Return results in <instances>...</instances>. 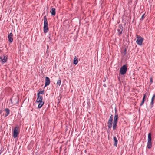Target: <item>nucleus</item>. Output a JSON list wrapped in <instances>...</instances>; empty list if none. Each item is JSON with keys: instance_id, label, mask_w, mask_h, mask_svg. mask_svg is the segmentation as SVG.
Wrapping results in <instances>:
<instances>
[{"instance_id": "obj_1", "label": "nucleus", "mask_w": 155, "mask_h": 155, "mask_svg": "<svg viewBox=\"0 0 155 155\" xmlns=\"http://www.w3.org/2000/svg\"><path fill=\"white\" fill-rule=\"evenodd\" d=\"M151 140V133H149L148 134V140L147 145V148L149 149H151L152 146Z\"/></svg>"}, {"instance_id": "obj_2", "label": "nucleus", "mask_w": 155, "mask_h": 155, "mask_svg": "<svg viewBox=\"0 0 155 155\" xmlns=\"http://www.w3.org/2000/svg\"><path fill=\"white\" fill-rule=\"evenodd\" d=\"M127 70V66L126 65H124L121 67L119 71L121 75H123L126 74Z\"/></svg>"}, {"instance_id": "obj_3", "label": "nucleus", "mask_w": 155, "mask_h": 155, "mask_svg": "<svg viewBox=\"0 0 155 155\" xmlns=\"http://www.w3.org/2000/svg\"><path fill=\"white\" fill-rule=\"evenodd\" d=\"M18 129L19 127L18 126L14 128L13 133V136L14 138H16L18 135L19 133Z\"/></svg>"}, {"instance_id": "obj_4", "label": "nucleus", "mask_w": 155, "mask_h": 155, "mask_svg": "<svg viewBox=\"0 0 155 155\" xmlns=\"http://www.w3.org/2000/svg\"><path fill=\"white\" fill-rule=\"evenodd\" d=\"M10 100L12 104H18L19 102V98L17 96L12 97L11 99Z\"/></svg>"}, {"instance_id": "obj_5", "label": "nucleus", "mask_w": 155, "mask_h": 155, "mask_svg": "<svg viewBox=\"0 0 155 155\" xmlns=\"http://www.w3.org/2000/svg\"><path fill=\"white\" fill-rule=\"evenodd\" d=\"M143 38L140 36L137 35V43L139 45H141L143 41Z\"/></svg>"}, {"instance_id": "obj_6", "label": "nucleus", "mask_w": 155, "mask_h": 155, "mask_svg": "<svg viewBox=\"0 0 155 155\" xmlns=\"http://www.w3.org/2000/svg\"><path fill=\"white\" fill-rule=\"evenodd\" d=\"M8 56H6V55L4 54L2 56H1L0 57V59L1 60V62L2 64L5 63L7 61Z\"/></svg>"}, {"instance_id": "obj_7", "label": "nucleus", "mask_w": 155, "mask_h": 155, "mask_svg": "<svg viewBox=\"0 0 155 155\" xmlns=\"http://www.w3.org/2000/svg\"><path fill=\"white\" fill-rule=\"evenodd\" d=\"M51 81L49 78L48 77H46L45 78V87L48 86L50 84Z\"/></svg>"}, {"instance_id": "obj_8", "label": "nucleus", "mask_w": 155, "mask_h": 155, "mask_svg": "<svg viewBox=\"0 0 155 155\" xmlns=\"http://www.w3.org/2000/svg\"><path fill=\"white\" fill-rule=\"evenodd\" d=\"M13 34L12 33H10L8 35V41L10 43H12L13 41Z\"/></svg>"}, {"instance_id": "obj_9", "label": "nucleus", "mask_w": 155, "mask_h": 155, "mask_svg": "<svg viewBox=\"0 0 155 155\" xmlns=\"http://www.w3.org/2000/svg\"><path fill=\"white\" fill-rule=\"evenodd\" d=\"M123 26L121 24H120L118 26V28L117 30L118 32V35H121L123 31Z\"/></svg>"}, {"instance_id": "obj_10", "label": "nucleus", "mask_w": 155, "mask_h": 155, "mask_svg": "<svg viewBox=\"0 0 155 155\" xmlns=\"http://www.w3.org/2000/svg\"><path fill=\"white\" fill-rule=\"evenodd\" d=\"M119 117L118 115L117 114V110L116 109L115 110V115L114 117V122H118V120Z\"/></svg>"}, {"instance_id": "obj_11", "label": "nucleus", "mask_w": 155, "mask_h": 155, "mask_svg": "<svg viewBox=\"0 0 155 155\" xmlns=\"http://www.w3.org/2000/svg\"><path fill=\"white\" fill-rule=\"evenodd\" d=\"M43 19H44V26H48V24L46 15L44 16L43 17Z\"/></svg>"}, {"instance_id": "obj_12", "label": "nucleus", "mask_w": 155, "mask_h": 155, "mask_svg": "<svg viewBox=\"0 0 155 155\" xmlns=\"http://www.w3.org/2000/svg\"><path fill=\"white\" fill-rule=\"evenodd\" d=\"M155 98V94H154L153 95V96L151 98V102H150V106L151 108H152L153 107V104H154V101Z\"/></svg>"}, {"instance_id": "obj_13", "label": "nucleus", "mask_w": 155, "mask_h": 155, "mask_svg": "<svg viewBox=\"0 0 155 155\" xmlns=\"http://www.w3.org/2000/svg\"><path fill=\"white\" fill-rule=\"evenodd\" d=\"M37 102L39 103L38 106V108L39 109L41 108L44 104V101H39Z\"/></svg>"}, {"instance_id": "obj_14", "label": "nucleus", "mask_w": 155, "mask_h": 155, "mask_svg": "<svg viewBox=\"0 0 155 155\" xmlns=\"http://www.w3.org/2000/svg\"><path fill=\"white\" fill-rule=\"evenodd\" d=\"M146 94H143L142 100L141 101V102L140 104V106H141L142 105H143V104L144 102L146 100Z\"/></svg>"}, {"instance_id": "obj_15", "label": "nucleus", "mask_w": 155, "mask_h": 155, "mask_svg": "<svg viewBox=\"0 0 155 155\" xmlns=\"http://www.w3.org/2000/svg\"><path fill=\"white\" fill-rule=\"evenodd\" d=\"M43 97L42 96L38 94H37V98L36 100V102H38L39 101H43Z\"/></svg>"}, {"instance_id": "obj_16", "label": "nucleus", "mask_w": 155, "mask_h": 155, "mask_svg": "<svg viewBox=\"0 0 155 155\" xmlns=\"http://www.w3.org/2000/svg\"><path fill=\"white\" fill-rule=\"evenodd\" d=\"M113 140L114 142V146L117 147L118 143V140L117 137L115 136H114L113 137Z\"/></svg>"}, {"instance_id": "obj_17", "label": "nucleus", "mask_w": 155, "mask_h": 155, "mask_svg": "<svg viewBox=\"0 0 155 155\" xmlns=\"http://www.w3.org/2000/svg\"><path fill=\"white\" fill-rule=\"evenodd\" d=\"M4 110L6 112V114H5V117H6L8 116L10 113V110L9 109L6 108L4 109Z\"/></svg>"}, {"instance_id": "obj_18", "label": "nucleus", "mask_w": 155, "mask_h": 155, "mask_svg": "<svg viewBox=\"0 0 155 155\" xmlns=\"http://www.w3.org/2000/svg\"><path fill=\"white\" fill-rule=\"evenodd\" d=\"M117 122H113L112 124L113 129V130H115L117 129Z\"/></svg>"}, {"instance_id": "obj_19", "label": "nucleus", "mask_w": 155, "mask_h": 155, "mask_svg": "<svg viewBox=\"0 0 155 155\" xmlns=\"http://www.w3.org/2000/svg\"><path fill=\"white\" fill-rule=\"evenodd\" d=\"M50 12L52 16H54L56 14L55 8H52L50 11Z\"/></svg>"}, {"instance_id": "obj_20", "label": "nucleus", "mask_w": 155, "mask_h": 155, "mask_svg": "<svg viewBox=\"0 0 155 155\" xmlns=\"http://www.w3.org/2000/svg\"><path fill=\"white\" fill-rule=\"evenodd\" d=\"M78 58L76 57L75 56L74 58L73 63V64L76 65L78 64Z\"/></svg>"}, {"instance_id": "obj_21", "label": "nucleus", "mask_w": 155, "mask_h": 155, "mask_svg": "<svg viewBox=\"0 0 155 155\" xmlns=\"http://www.w3.org/2000/svg\"><path fill=\"white\" fill-rule=\"evenodd\" d=\"M43 30L44 33H46L48 32L49 31L48 26H43Z\"/></svg>"}, {"instance_id": "obj_22", "label": "nucleus", "mask_w": 155, "mask_h": 155, "mask_svg": "<svg viewBox=\"0 0 155 155\" xmlns=\"http://www.w3.org/2000/svg\"><path fill=\"white\" fill-rule=\"evenodd\" d=\"M113 123L112 121H111H111L108 120V127L109 129H110L111 128Z\"/></svg>"}, {"instance_id": "obj_23", "label": "nucleus", "mask_w": 155, "mask_h": 155, "mask_svg": "<svg viewBox=\"0 0 155 155\" xmlns=\"http://www.w3.org/2000/svg\"><path fill=\"white\" fill-rule=\"evenodd\" d=\"M44 90L40 91L39 92H38L37 93V94H38L40 95V94H43L44 93Z\"/></svg>"}, {"instance_id": "obj_24", "label": "nucleus", "mask_w": 155, "mask_h": 155, "mask_svg": "<svg viewBox=\"0 0 155 155\" xmlns=\"http://www.w3.org/2000/svg\"><path fill=\"white\" fill-rule=\"evenodd\" d=\"M61 83V79H59L58 80L57 82V84L58 86H60Z\"/></svg>"}, {"instance_id": "obj_25", "label": "nucleus", "mask_w": 155, "mask_h": 155, "mask_svg": "<svg viewBox=\"0 0 155 155\" xmlns=\"http://www.w3.org/2000/svg\"><path fill=\"white\" fill-rule=\"evenodd\" d=\"M51 34H49V37H48V38L49 39L48 41H52V39L50 37Z\"/></svg>"}, {"instance_id": "obj_26", "label": "nucleus", "mask_w": 155, "mask_h": 155, "mask_svg": "<svg viewBox=\"0 0 155 155\" xmlns=\"http://www.w3.org/2000/svg\"><path fill=\"white\" fill-rule=\"evenodd\" d=\"M145 14H144L142 16L141 18L140 19V20H143L144 18V15Z\"/></svg>"}, {"instance_id": "obj_27", "label": "nucleus", "mask_w": 155, "mask_h": 155, "mask_svg": "<svg viewBox=\"0 0 155 155\" xmlns=\"http://www.w3.org/2000/svg\"><path fill=\"white\" fill-rule=\"evenodd\" d=\"M127 49L125 48L124 49V55H125L126 54H127Z\"/></svg>"}, {"instance_id": "obj_28", "label": "nucleus", "mask_w": 155, "mask_h": 155, "mask_svg": "<svg viewBox=\"0 0 155 155\" xmlns=\"http://www.w3.org/2000/svg\"><path fill=\"white\" fill-rule=\"evenodd\" d=\"M150 83H152L153 81V79L152 78H150Z\"/></svg>"}, {"instance_id": "obj_29", "label": "nucleus", "mask_w": 155, "mask_h": 155, "mask_svg": "<svg viewBox=\"0 0 155 155\" xmlns=\"http://www.w3.org/2000/svg\"><path fill=\"white\" fill-rule=\"evenodd\" d=\"M110 118H112V119H113V115H111L110 116Z\"/></svg>"}, {"instance_id": "obj_30", "label": "nucleus", "mask_w": 155, "mask_h": 155, "mask_svg": "<svg viewBox=\"0 0 155 155\" xmlns=\"http://www.w3.org/2000/svg\"><path fill=\"white\" fill-rule=\"evenodd\" d=\"M113 119H112V118H109V120H110V121H113Z\"/></svg>"}, {"instance_id": "obj_31", "label": "nucleus", "mask_w": 155, "mask_h": 155, "mask_svg": "<svg viewBox=\"0 0 155 155\" xmlns=\"http://www.w3.org/2000/svg\"><path fill=\"white\" fill-rule=\"evenodd\" d=\"M103 86L104 87H106V85L105 84H104L103 85Z\"/></svg>"}, {"instance_id": "obj_32", "label": "nucleus", "mask_w": 155, "mask_h": 155, "mask_svg": "<svg viewBox=\"0 0 155 155\" xmlns=\"http://www.w3.org/2000/svg\"><path fill=\"white\" fill-rule=\"evenodd\" d=\"M2 112V110H0V114H1Z\"/></svg>"}, {"instance_id": "obj_33", "label": "nucleus", "mask_w": 155, "mask_h": 155, "mask_svg": "<svg viewBox=\"0 0 155 155\" xmlns=\"http://www.w3.org/2000/svg\"><path fill=\"white\" fill-rule=\"evenodd\" d=\"M2 51L0 49V53H2Z\"/></svg>"}, {"instance_id": "obj_34", "label": "nucleus", "mask_w": 155, "mask_h": 155, "mask_svg": "<svg viewBox=\"0 0 155 155\" xmlns=\"http://www.w3.org/2000/svg\"><path fill=\"white\" fill-rule=\"evenodd\" d=\"M105 81H106V79H105V78L103 80V81L105 82Z\"/></svg>"}]
</instances>
